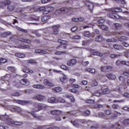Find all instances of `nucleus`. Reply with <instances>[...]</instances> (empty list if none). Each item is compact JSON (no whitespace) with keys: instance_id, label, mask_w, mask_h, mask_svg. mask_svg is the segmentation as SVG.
<instances>
[{"instance_id":"f257e3e1","label":"nucleus","mask_w":129,"mask_h":129,"mask_svg":"<svg viewBox=\"0 0 129 129\" xmlns=\"http://www.w3.org/2000/svg\"><path fill=\"white\" fill-rule=\"evenodd\" d=\"M34 106V108L32 109V112H30V113L33 116V117H34V118L38 119V116H37L34 112L42 110L43 109V104L36 103L35 104Z\"/></svg>"},{"instance_id":"f03ea898","label":"nucleus","mask_w":129,"mask_h":129,"mask_svg":"<svg viewBox=\"0 0 129 129\" xmlns=\"http://www.w3.org/2000/svg\"><path fill=\"white\" fill-rule=\"evenodd\" d=\"M17 103H19V104H21L22 105H27V104H32V102L31 101L29 100H16Z\"/></svg>"},{"instance_id":"7ed1b4c3","label":"nucleus","mask_w":129,"mask_h":129,"mask_svg":"<svg viewBox=\"0 0 129 129\" xmlns=\"http://www.w3.org/2000/svg\"><path fill=\"white\" fill-rule=\"evenodd\" d=\"M76 63H77V60L73 58L68 61L67 65L68 66H74V65H76Z\"/></svg>"},{"instance_id":"20e7f679","label":"nucleus","mask_w":129,"mask_h":129,"mask_svg":"<svg viewBox=\"0 0 129 129\" xmlns=\"http://www.w3.org/2000/svg\"><path fill=\"white\" fill-rule=\"evenodd\" d=\"M107 17L109 18H111L112 19H120V16L116 15L115 13L112 12L107 15Z\"/></svg>"},{"instance_id":"39448f33","label":"nucleus","mask_w":129,"mask_h":129,"mask_svg":"<svg viewBox=\"0 0 129 129\" xmlns=\"http://www.w3.org/2000/svg\"><path fill=\"white\" fill-rule=\"evenodd\" d=\"M34 99L38 101H43L45 99V96L42 95H35L34 96Z\"/></svg>"},{"instance_id":"423d86ee","label":"nucleus","mask_w":129,"mask_h":129,"mask_svg":"<svg viewBox=\"0 0 129 129\" xmlns=\"http://www.w3.org/2000/svg\"><path fill=\"white\" fill-rule=\"evenodd\" d=\"M113 28L115 31H117V30H120L122 28V25L119 23H114L113 24Z\"/></svg>"},{"instance_id":"0eeeda50","label":"nucleus","mask_w":129,"mask_h":129,"mask_svg":"<svg viewBox=\"0 0 129 129\" xmlns=\"http://www.w3.org/2000/svg\"><path fill=\"white\" fill-rule=\"evenodd\" d=\"M50 113L51 114H52V115H59L60 116L62 115V112L58 110H52L51 111Z\"/></svg>"},{"instance_id":"6e6552de","label":"nucleus","mask_w":129,"mask_h":129,"mask_svg":"<svg viewBox=\"0 0 129 129\" xmlns=\"http://www.w3.org/2000/svg\"><path fill=\"white\" fill-rule=\"evenodd\" d=\"M14 110H15V111H16V112H18V113H20L21 114H23V111H24V110H23V109L18 106H15L14 108Z\"/></svg>"},{"instance_id":"1a4fd4ad","label":"nucleus","mask_w":129,"mask_h":129,"mask_svg":"<svg viewBox=\"0 0 129 129\" xmlns=\"http://www.w3.org/2000/svg\"><path fill=\"white\" fill-rule=\"evenodd\" d=\"M91 55L99 56L100 57H102L103 56L102 53H99L98 51L95 50L92 51L91 52Z\"/></svg>"},{"instance_id":"9d476101","label":"nucleus","mask_w":129,"mask_h":129,"mask_svg":"<svg viewBox=\"0 0 129 129\" xmlns=\"http://www.w3.org/2000/svg\"><path fill=\"white\" fill-rule=\"evenodd\" d=\"M112 69V67L111 66H105V67H101L100 70L101 71L104 72L106 71V70H111Z\"/></svg>"},{"instance_id":"9b49d317","label":"nucleus","mask_w":129,"mask_h":129,"mask_svg":"<svg viewBox=\"0 0 129 129\" xmlns=\"http://www.w3.org/2000/svg\"><path fill=\"white\" fill-rule=\"evenodd\" d=\"M53 33L54 35H57V34H59V26L56 25L53 26Z\"/></svg>"},{"instance_id":"f8f14e48","label":"nucleus","mask_w":129,"mask_h":129,"mask_svg":"<svg viewBox=\"0 0 129 129\" xmlns=\"http://www.w3.org/2000/svg\"><path fill=\"white\" fill-rule=\"evenodd\" d=\"M113 47L114 49H115L116 50H118V51L120 50H123V47H122V46H121L120 45L114 44L113 45Z\"/></svg>"},{"instance_id":"ddd939ff","label":"nucleus","mask_w":129,"mask_h":129,"mask_svg":"<svg viewBox=\"0 0 129 129\" xmlns=\"http://www.w3.org/2000/svg\"><path fill=\"white\" fill-rule=\"evenodd\" d=\"M101 90V95H104L105 94H107V93H108L109 92V90L108 88H105L103 89V88H102L101 89H100Z\"/></svg>"},{"instance_id":"4468645a","label":"nucleus","mask_w":129,"mask_h":129,"mask_svg":"<svg viewBox=\"0 0 129 129\" xmlns=\"http://www.w3.org/2000/svg\"><path fill=\"white\" fill-rule=\"evenodd\" d=\"M106 76L108 79H111L112 80H114V79L116 78L115 75H112L111 74H107Z\"/></svg>"},{"instance_id":"2eb2a0df","label":"nucleus","mask_w":129,"mask_h":129,"mask_svg":"<svg viewBox=\"0 0 129 129\" xmlns=\"http://www.w3.org/2000/svg\"><path fill=\"white\" fill-rule=\"evenodd\" d=\"M35 53H38V54H40L41 55L47 53V51L46 50H44L42 49H36L35 50Z\"/></svg>"},{"instance_id":"dca6fc26","label":"nucleus","mask_w":129,"mask_h":129,"mask_svg":"<svg viewBox=\"0 0 129 129\" xmlns=\"http://www.w3.org/2000/svg\"><path fill=\"white\" fill-rule=\"evenodd\" d=\"M60 10L62 14H65V13H68L69 11H71V10H72V8H70L69 9H68L67 8H60Z\"/></svg>"},{"instance_id":"f3484780","label":"nucleus","mask_w":129,"mask_h":129,"mask_svg":"<svg viewBox=\"0 0 129 129\" xmlns=\"http://www.w3.org/2000/svg\"><path fill=\"white\" fill-rule=\"evenodd\" d=\"M33 88H37V89H44L45 88V86L44 85L38 84V85H33Z\"/></svg>"},{"instance_id":"a211bd4d","label":"nucleus","mask_w":129,"mask_h":129,"mask_svg":"<svg viewBox=\"0 0 129 129\" xmlns=\"http://www.w3.org/2000/svg\"><path fill=\"white\" fill-rule=\"evenodd\" d=\"M122 56V54L120 53L118 54H111L110 55V58H113V59H115V58H119V57H121Z\"/></svg>"},{"instance_id":"6ab92c4d","label":"nucleus","mask_w":129,"mask_h":129,"mask_svg":"<svg viewBox=\"0 0 129 129\" xmlns=\"http://www.w3.org/2000/svg\"><path fill=\"white\" fill-rule=\"evenodd\" d=\"M59 79L62 83H66L68 81L67 77L65 76V75H62V76Z\"/></svg>"},{"instance_id":"aec40b11","label":"nucleus","mask_w":129,"mask_h":129,"mask_svg":"<svg viewBox=\"0 0 129 129\" xmlns=\"http://www.w3.org/2000/svg\"><path fill=\"white\" fill-rule=\"evenodd\" d=\"M103 40H104V38H103L101 35L97 36L95 38L96 42H101V41H103Z\"/></svg>"},{"instance_id":"412c9836","label":"nucleus","mask_w":129,"mask_h":129,"mask_svg":"<svg viewBox=\"0 0 129 129\" xmlns=\"http://www.w3.org/2000/svg\"><path fill=\"white\" fill-rule=\"evenodd\" d=\"M52 91H53V92H54L55 93H56V92H60L62 91V88L60 87H57L54 88H53L52 89Z\"/></svg>"},{"instance_id":"4be33fe9","label":"nucleus","mask_w":129,"mask_h":129,"mask_svg":"<svg viewBox=\"0 0 129 129\" xmlns=\"http://www.w3.org/2000/svg\"><path fill=\"white\" fill-rule=\"evenodd\" d=\"M86 5L88 6V8H89V10H93V7H94V5L92 2H87Z\"/></svg>"},{"instance_id":"5701e85b","label":"nucleus","mask_w":129,"mask_h":129,"mask_svg":"<svg viewBox=\"0 0 129 129\" xmlns=\"http://www.w3.org/2000/svg\"><path fill=\"white\" fill-rule=\"evenodd\" d=\"M49 103H56V99L55 97H51L48 99Z\"/></svg>"},{"instance_id":"b1692460","label":"nucleus","mask_w":129,"mask_h":129,"mask_svg":"<svg viewBox=\"0 0 129 129\" xmlns=\"http://www.w3.org/2000/svg\"><path fill=\"white\" fill-rule=\"evenodd\" d=\"M12 35V32L8 31V32H5L1 34V37H2V38H5L6 37H7V36H10Z\"/></svg>"},{"instance_id":"393cba45","label":"nucleus","mask_w":129,"mask_h":129,"mask_svg":"<svg viewBox=\"0 0 129 129\" xmlns=\"http://www.w3.org/2000/svg\"><path fill=\"white\" fill-rule=\"evenodd\" d=\"M54 11V8L52 7H48L45 8V12H47L45 14L47 13H52Z\"/></svg>"},{"instance_id":"a878e982","label":"nucleus","mask_w":129,"mask_h":129,"mask_svg":"<svg viewBox=\"0 0 129 129\" xmlns=\"http://www.w3.org/2000/svg\"><path fill=\"white\" fill-rule=\"evenodd\" d=\"M120 114H121L120 113L115 111L113 113V115L111 116V118H112V119H114V118H116L117 116H118V115H120Z\"/></svg>"},{"instance_id":"bb28decb","label":"nucleus","mask_w":129,"mask_h":129,"mask_svg":"<svg viewBox=\"0 0 129 129\" xmlns=\"http://www.w3.org/2000/svg\"><path fill=\"white\" fill-rule=\"evenodd\" d=\"M45 10H46V8H45V7H42L38 8H35L34 11L35 12H43V11H45Z\"/></svg>"},{"instance_id":"cd10ccee","label":"nucleus","mask_w":129,"mask_h":129,"mask_svg":"<svg viewBox=\"0 0 129 129\" xmlns=\"http://www.w3.org/2000/svg\"><path fill=\"white\" fill-rule=\"evenodd\" d=\"M71 123L74 125V126H78L79 124V122H80V121L78 119H76L74 121H71Z\"/></svg>"},{"instance_id":"c85d7f7f","label":"nucleus","mask_w":129,"mask_h":129,"mask_svg":"<svg viewBox=\"0 0 129 129\" xmlns=\"http://www.w3.org/2000/svg\"><path fill=\"white\" fill-rule=\"evenodd\" d=\"M15 56L18 58H25V57H26V54L21 53H16Z\"/></svg>"},{"instance_id":"c756f323","label":"nucleus","mask_w":129,"mask_h":129,"mask_svg":"<svg viewBox=\"0 0 129 129\" xmlns=\"http://www.w3.org/2000/svg\"><path fill=\"white\" fill-rule=\"evenodd\" d=\"M43 83H44V84H45V85H48V86H53V84H52V83L50 82L47 79H45L43 81Z\"/></svg>"},{"instance_id":"7c9ffc66","label":"nucleus","mask_w":129,"mask_h":129,"mask_svg":"<svg viewBox=\"0 0 129 129\" xmlns=\"http://www.w3.org/2000/svg\"><path fill=\"white\" fill-rule=\"evenodd\" d=\"M57 102H60L61 103H65L66 102V101L65 99H63L61 97H58L56 98V103Z\"/></svg>"},{"instance_id":"2f4dec72","label":"nucleus","mask_w":129,"mask_h":129,"mask_svg":"<svg viewBox=\"0 0 129 129\" xmlns=\"http://www.w3.org/2000/svg\"><path fill=\"white\" fill-rule=\"evenodd\" d=\"M10 123H12V124H15V125H17L18 126L23 125V122H22L11 121Z\"/></svg>"},{"instance_id":"473e14b6","label":"nucleus","mask_w":129,"mask_h":129,"mask_svg":"<svg viewBox=\"0 0 129 129\" xmlns=\"http://www.w3.org/2000/svg\"><path fill=\"white\" fill-rule=\"evenodd\" d=\"M16 9L15 5H9L8 7V10L9 12H13Z\"/></svg>"},{"instance_id":"72a5a7b5","label":"nucleus","mask_w":129,"mask_h":129,"mask_svg":"<svg viewBox=\"0 0 129 129\" xmlns=\"http://www.w3.org/2000/svg\"><path fill=\"white\" fill-rule=\"evenodd\" d=\"M11 5V1L9 0H6L2 3L1 6H10Z\"/></svg>"},{"instance_id":"f704fd0d","label":"nucleus","mask_w":129,"mask_h":129,"mask_svg":"<svg viewBox=\"0 0 129 129\" xmlns=\"http://www.w3.org/2000/svg\"><path fill=\"white\" fill-rule=\"evenodd\" d=\"M86 71L88 72H89V73H91L92 74H95V73L97 72L95 71V69H87Z\"/></svg>"},{"instance_id":"c9c22d12","label":"nucleus","mask_w":129,"mask_h":129,"mask_svg":"<svg viewBox=\"0 0 129 129\" xmlns=\"http://www.w3.org/2000/svg\"><path fill=\"white\" fill-rule=\"evenodd\" d=\"M72 21L73 22H82L84 21V18H73Z\"/></svg>"},{"instance_id":"e433bc0d","label":"nucleus","mask_w":129,"mask_h":129,"mask_svg":"<svg viewBox=\"0 0 129 129\" xmlns=\"http://www.w3.org/2000/svg\"><path fill=\"white\" fill-rule=\"evenodd\" d=\"M99 27H100V29L103 30L104 31H108V27L104 25H99Z\"/></svg>"},{"instance_id":"4c0bfd02","label":"nucleus","mask_w":129,"mask_h":129,"mask_svg":"<svg viewBox=\"0 0 129 129\" xmlns=\"http://www.w3.org/2000/svg\"><path fill=\"white\" fill-rule=\"evenodd\" d=\"M124 61H120L119 60H116V61L115 62V64L117 66H120V65H123V64H124Z\"/></svg>"},{"instance_id":"58836bf2","label":"nucleus","mask_w":129,"mask_h":129,"mask_svg":"<svg viewBox=\"0 0 129 129\" xmlns=\"http://www.w3.org/2000/svg\"><path fill=\"white\" fill-rule=\"evenodd\" d=\"M50 16L48 15L44 16L42 18L41 20L42 22H46V21H48V20H49Z\"/></svg>"},{"instance_id":"ea45409f","label":"nucleus","mask_w":129,"mask_h":129,"mask_svg":"<svg viewBox=\"0 0 129 129\" xmlns=\"http://www.w3.org/2000/svg\"><path fill=\"white\" fill-rule=\"evenodd\" d=\"M20 82L21 84H22L23 85H26V84H28V83H29L28 81L26 79H22L20 80Z\"/></svg>"},{"instance_id":"a19ab883","label":"nucleus","mask_w":129,"mask_h":129,"mask_svg":"<svg viewBox=\"0 0 129 129\" xmlns=\"http://www.w3.org/2000/svg\"><path fill=\"white\" fill-rule=\"evenodd\" d=\"M94 95L95 96H100V95H101V91L100 90V89L94 93Z\"/></svg>"},{"instance_id":"79ce46f5","label":"nucleus","mask_w":129,"mask_h":129,"mask_svg":"<svg viewBox=\"0 0 129 129\" xmlns=\"http://www.w3.org/2000/svg\"><path fill=\"white\" fill-rule=\"evenodd\" d=\"M70 38L72 40H79V39H81V37H80L79 35H75V36L70 37Z\"/></svg>"},{"instance_id":"37998d69","label":"nucleus","mask_w":129,"mask_h":129,"mask_svg":"<svg viewBox=\"0 0 129 129\" xmlns=\"http://www.w3.org/2000/svg\"><path fill=\"white\" fill-rule=\"evenodd\" d=\"M22 40L19 39V41H21V42H23V43H31V40L29 39H22Z\"/></svg>"},{"instance_id":"c03bdc74","label":"nucleus","mask_w":129,"mask_h":129,"mask_svg":"<svg viewBox=\"0 0 129 129\" xmlns=\"http://www.w3.org/2000/svg\"><path fill=\"white\" fill-rule=\"evenodd\" d=\"M112 129H121L119 127V124L116 123L112 125Z\"/></svg>"},{"instance_id":"a18cd8bd","label":"nucleus","mask_w":129,"mask_h":129,"mask_svg":"<svg viewBox=\"0 0 129 129\" xmlns=\"http://www.w3.org/2000/svg\"><path fill=\"white\" fill-rule=\"evenodd\" d=\"M84 36L85 37H87L88 38H89L90 37V32L89 31H86L83 33Z\"/></svg>"},{"instance_id":"49530a36","label":"nucleus","mask_w":129,"mask_h":129,"mask_svg":"<svg viewBox=\"0 0 129 129\" xmlns=\"http://www.w3.org/2000/svg\"><path fill=\"white\" fill-rule=\"evenodd\" d=\"M55 55H62V54H67V52L66 51H57L55 53Z\"/></svg>"},{"instance_id":"de8ad7c7","label":"nucleus","mask_w":129,"mask_h":129,"mask_svg":"<svg viewBox=\"0 0 129 129\" xmlns=\"http://www.w3.org/2000/svg\"><path fill=\"white\" fill-rule=\"evenodd\" d=\"M118 40L119 41V42H123V41H125V40H126V37L124 36H121L118 38Z\"/></svg>"},{"instance_id":"09e8293b","label":"nucleus","mask_w":129,"mask_h":129,"mask_svg":"<svg viewBox=\"0 0 129 129\" xmlns=\"http://www.w3.org/2000/svg\"><path fill=\"white\" fill-rule=\"evenodd\" d=\"M55 15H56V16H59V15H61V14H62V11H61V9L56 10L55 12Z\"/></svg>"},{"instance_id":"8fccbe9b","label":"nucleus","mask_w":129,"mask_h":129,"mask_svg":"<svg viewBox=\"0 0 129 129\" xmlns=\"http://www.w3.org/2000/svg\"><path fill=\"white\" fill-rule=\"evenodd\" d=\"M82 64L83 65V66H87V65L89 64V61L83 60L82 61Z\"/></svg>"},{"instance_id":"3c124183","label":"nucleus","mask_w":129,"mask_h":129,"mask_svg":"<svg viewBox=\"0 0 129 129\" xmlns=\"http://www.w3.org/2000/svg\"><path fill=\"white\" fill-rule=\"evenodd\" d=\"M86 103H89L90 104H92L94 103V101H93L91 99H89V100H86Z\"/></svg>"},{"instance_id":"603ef678","label":"nucleus","mask_w":129,"mask_h":129,"mask_svg":"<svg viewBox=\"0 0 129 129\" xmlns=\"http://www.w3.org/2000/svg\"><path fill=\"white\" fill-rule=\"evenodd\" d=\"M83 114L84 115H85L86 116H87V115H89V114H90V111L86 110V111L83 112Z\"/></svg>"},{"instance_id":"864d4df0","label":"nucleus","mask_w":129,"mask_h":129,"mask_svg":"<svg viewBox=\"0 0 129 129\" xmlns=\"http://www.w3.org/2000/svg\"><path fill=\"white\" fill-rule=\"evenodd\" d=\"M121 11V9L120 8H115L112 10L113 13H118V12H120Z\"/></svg>"},{"instance_id":"5fc2aeb1","label":"nucleus","mask_w":129,"mask_h":129,"mask_svg":"<svg viewBox=\"0 0 129 129\" xmlns=\"http://www.w3.org/2000/svg\"><path fill=\"white\" fill-rule=\"evenodd\" d=\"M98 83L96 81H93L92 83V86H97Z\"/></svg>"},{"instance_id":"6e6d98bb","label":"nucleus","mask_w":129,"mask_h":129,"mask_svg":"<svg viewBox=\"0 0 129 129\" xmlns=\"http://www.w3.org/2000/svg\"><path fill=\"white\" fill-rule=\"evenodd\" d=\"M27 63H28V64H34V63H36V61H35L34 60L30 59L27 60Z\"/></svg>"},{"instance_id":"4d7b16f0","label":"nucleus","mask_w":129,"mask_h":129,"mask_svg":"<svg viewBox=\"0 0 129 129\" xmlns=\"http://www.w3.org/2000/svg\"><path fill=\"white\" fill-rule=\"evenodd\" d=\"M8 62V60L6 58H1L0 59V63H7Z\"/></svg>"},{"instance_id":"13d9d810","label":"nucleus","mask_w":129,"mask_h":129,"mask_svg":"<svg viewBox=\"0 0 129 129\" xmlns=\"http://www.w3.org/2000/svg\"><path fill=\"white\" fill-rule=\"evenodd\" d=\"M105 113L107 115H110V114H111V111H110L109 110H106L105 111Z\"/></svg>"},{"instance_id":"bf43d9fd","label":"nucleus","mask_w":129,"mask_h":129,"mask_svg":"<svg viewBox=\"0 0 129 129\" xmlns=\"http://www.w3.org/2000/svg\"><path fill=\"white\" fill-rule=\"evenodd\" d=\"M112 108L114 109H117L118 108H119V106H118V105L114 104L112 105Z\"/></svg>"},{"instance_id":"052dcab7","label":"nucleus","mask_w":129,"mask_h":129,"mask_svg":"<svg viewBox=\"0 0 129 129\" xmlns=\"http://www.w3.org/2000/svg\"><path fill=\"white\" fill-rule=\"evenodd\" d=\"M60 68H61V69H63V70H67L68 69V67L65 65H61L60 66Z\"/></svg>"},{"instance_id":"680f3d73","label":"nucleus","mask_w":129,"mask_h":129,"mask_svg":"<svg viewBox=\"0 0 129 129\" xmlns=\"http://www.w3.org/2000/svg\"><path fill=\"white\" fill-rule=\"evenodd\" d=\"M9 70H10V71H11V72H15V71H16V70L15 69V68L14 67H9L8 68Z\"/></svg>"},{"instance_id":"e2e57ef3","label":"nucleus","mask_w":129,"mask_h":129,"mask_svg":"<svg viewBox=\"0 0 129 129\" xmlns=\"http://www.w3.org/2000/svg\"><path fill=\"white\" fill-rule=\"evenodd\" d=\"M17 39V37L16 36H13L10 38V40H11V41H16Z\"/></svg>"},{"instance_id":"0e129e2a","label":"nucleus","mask_w":129,"mask_h":129,"mask_svg":"<svg viewBox=\"0 0 129 129\" xmlns=\"http://www.w3.org/2000/svg\"><path fill=\"white\" fill-rule=\"evenodd\" d=\"M104 21H105V20L104 19H101L98 21V24H103V22Z\"/></svg>"},{"instance_id":"69168bd1","label":"nucleus","mask_w":129,"mask_h":129,"mask_svg":"<svg viewBox=\"0 0 129 129\" xmlns=\"http://www.w3.org/2000/svg\"><path fill=\"white\" fill-rule=\"evenodd\" d=\"M33 33H34L35 35H36V37H41V33H40V32H39L38 31H36L35 32Z\"/></svg>"},{"instance_id":"338daca9","label":"nucleus","mask_w":129,"mask_h":129,"mask_svg":"<svg viewBox=\"0 0 129 129\" xmlns=\"http://www.w3.org/2000/svg\"><path fill=\"white\" fill-rule=\"evenodd\" d=\"M82 85H87V81L84 80L81 82Z\"/></svg>"},{"instance_id":"774afa93","label":"nucleus","mask_w":129,"mask_h":129,"mask_svg":"<svg viewBox=\"0 0 129 129\" xmlns=\"http://www.w3.org/2000/svg\"><path fill=\"white\" fill-rule=\"evenodd\" d=\"M124 123L125 124L129 125V119H126L124 120Z\"/></svg>"}]
</instances>
